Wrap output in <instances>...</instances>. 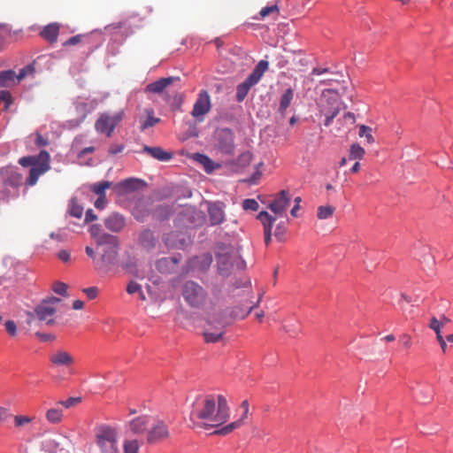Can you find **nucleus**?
I'll return each instance as SVG.
<instances>
[{
	"label": "nucleus",
	"mask_w": 453,
	"mask_h": 453,
	"mask_svg": "<svg viewBox=\"0 0 453 453\" xmlns=\"http://www.w3.org/2000/svg\"><path fill=\"white\" fill-rule=\"evenodd\" d=\"M191 419L206 420L207 423L201 427L219 426L229 418V407L226 399L222 395H207L201 402H197L190 415Z\"/></svg>",
	"instance_id": "f257e3e1"
},
{
	"label": "nucleus",
	"mask_w": 453,
	"mask_h": 453,
	"mask_svg": "<svg viewBox=\"0 0 453 453\" xmlns=\"http://www.w3.org/2000/svg\"><path fill=\"white\" fill-rule=\"evenodd\" d=\"M96 242V245L101 247L103 251L100 264H97V266L100 269L108 270L111 265H115L117 262L118 237L110 234H102Z\"/></svg>",
	"instance_id": "f03ea898"
},
{
	"label": "nucleus",
	"mask_w": 453,
	"mask_h": 453,
	"mask_svg": "<svg viewBox=\"0 0 453 453\" xmlns=\"http://www.w3.org/2000/svg\"><path fill=\"white\" fill-rule=\"evenodd\" d=\"M267 69L268 62L265 60L259 61L246 80L236 87V100L239 103L245 99L250 89L261 80Z\"/></svg>",
	"instance_id": "7ed1b4c3"
},
{
	"label": "nucleus",
	"mask_w": 453,
	"mask_h": 453,
	"mask_svg": "<svg viewBox=\"0 0 453 453\" xmlns=\"http://www.w3.org/2000/svg\"><path fill=\"white\" fill-rule=\"evenodd\" d=\"M98 453H118V434L115 428L110 426H102L98 428L96 435Z\"/></svg>",
	"instance_id": "20e7f679"
},
{
	"label": "nucleus",
	"mask_w": 453,
	"mask_h": 453,
	"mask_svg": "<svg viewBox=\"0 0 453 453\" xmlns=\"http://www.w3.org/2000/svg\"><path fill=\"white\" fill-rule=\"evenodd\" d=\"M232 320L223 317V315H212L208 319L206 327L203 331V337L206 342H216L219 341L224 334V328L231 324Z\"/></svg>",
	"instance_id": "39448f33"
},
{
	"label": "nucleus",
	"mask_w": 453,
	"mask_h": 453,
	"mask_svg": "<svg viewBox=\"0 0 453 453\" xmlns=\"http://www.w3.org/2000/svg\"><path fill=\"white\" fill-rule=\"evenodd\" d=\"M216 258L219 273L223 276H227L230 274L234 263L238 258V255L232 246L221 244L218 246Z\"/></svg>",
	"instance_id": "423d86ee"
},
{
	"label": "nucleus",
	"mask_w": 453,
	"mask_h": 453,
	"mask_svg": "<svg viewBox=\"0 0 453 453\" xmlns=\"http://www.w3.org/2000/svg\"><path fill=\"white\" fill-rule=\"evenodd\" d=\"M182 296L185 301L192 307H201L204 304L207 294L205 290L195 281H187L183 286Z\"/></svg>",
	"instance_id": "0eeeda50"
},
{
	"label": "nucleus",
	"mask_w": 453,
	"mask_h": 453,
	"mask_svg": "<svg viewBox=\"0 0 453 453\" xmlns=\"http://www.w3.org/2000/svg\"><path fill=\"white\" fill-rule=\"evenodd\" d=\"M123 116V111H118L113 115L104 112L96 119L95 128L98 133L106 134L109 137L111 135L116 126L122 120Z\"/></svg>",
	"instance_id": "6e6552de"
},
{
	"label": "nucleus",
	"mask_w": 453,
	"mask_h": 453,
	"mask_svg": "<svg viewBox=\"0 0 453 453\" xmlns=\"http://www.w3.org/2000/svg\"><path fill=\"white\" fill-rule=\"evenodd\" d=\"M60 303L58 297H51L48 300H43L35 309V313L40 321H43L46 325H52L54 323L53 316L57 311V305Z\"/></svg>",
	"instance_id": "1a4fd4ad"
},
{
	"label": "nucleus",
	"mask_w": 453,
	"mask_h": 453,
	"mask_svg": "<svg viewBox=\"0 0 453 453\" xmlns=\"http://www.w3.org/2000/svg\"><path fill=\"white\" fill-rule=\"evenodd\" d=\"M170 436V429L165 421L157 419L147 431L146 441L149 444H155L168 440Z\"/></svg>",
	"instance_id": "9d476101"
},
{
	"label": "nucleus",
	"mask_w": 453,
	"mask_h": 453,
	"mask_svg": "<svg viewBox=\"0 0 453 453\" xmlns=\"http://www.w3.org/2000/svg\"><path fill=\"white\" fill-rule=\"evenodd\" d=\"M41 163L37 166L31 167L29 176L27 180V185L34 186L36 184L39 177L50 169V154L46 150L40 152Z\"/></svg>",
	"instance_id": "9b49d317"
},
{
	"label": "nucleus",
	"mask_w": 453,
	"mask_h": 453,
	"mask_svg": "<svg viewBox=\"0 0 453 453\" xmlns=\"http://www.w3.org/2000/svg\"><path fill=\"white\" fill-rule=\"evenodd\" d=\"M218 148L225 155H233L234 152V135L228 129H222L218 134Z\"/></svg>",
	"instance_id": "f8f14e48"
},
{
	"label": "nucleus",
	"mask_w": 453,
	"mask_h": 453,
	"mask_svg": "<svg viewBox=\"0 0 453 453\" xmlns=\"http://www.w3.org/2000/svg\"><path fill=\"white\" fill-rule=\"evenodd\" d=\"M290 204V195L287 190L279 192L268 204V208L276 215L283 216Z\"/></svg>",
	"instance_id": "ddd939ff"
},
{
	"label": "nucleus",
	"mask_w": 453,
	"mask_h": 453,
	"mask_svg": "<svg viewBox=\"0 0 453 453\" xmlns=\"http://www.w3.org/2000/svg\"><path fill=\"white\" fill-rule=\"evenodd\" d=\"M334 94V98H332V105L330 107L325 105L324 103H321L319 105V112L322 115L332 116L335 118L341 111V102L338 93L334 89H325L323 90V96L326 98L328 95Z\"/></svg>",
	"instance_id": "4468645a"
},
{
	"label": "nucleus",
	"mask_w": 453,
	"mask_h": 453,
	"mask_svg": "<svg viewBox=\"0 0 453 453\" xmlns=\"http://www.w3.org/2000/svg\"><path fill=\"white\" fill-rule=\"evenodd\" d=\"M165 244L171 249H184L189 239L181 232L172 231L164 236Z\"/></svg>",
	"instance_id": "2eb2a0df"
},
{
	"label": "nucleus",
	"mask_w": 453,
	"mask_h": 453,
	"mask_svg": "<svg viewBox=\"0 0 453 453\" xmlns=\"http://www.w3.org/2000/svg\"><path fill=\"white\" fill-rule=\"evenodd\" d=\"M211 109V101H210V96L207 91L203 90L200 92L198 98L196 99L193 110H192V116L195 118H199L201 116L205 115L207 112H209Z\"/></svg>",
	"instance_id": "dca6fc26"
},
{
	"label": "nucleus",
	"mask_w": 453,
	"mask_h": 453,
	"mask_svg": "<svg viewBox=\"0 0 453 453\" xmlns=\"http://www.w3.org/2000/svg\"><path fill=\"white\" fill-rule=\"evenodd\" d=\"M50 361L56 367L69 368L74 364V357L66 350L58 349L50 356Z\"/></svg>",
	"instance_id": "f3484780"
},
{
	"label": "nucleus",
	"mask_w": 453,
	"mask_h": 453,
	"mask_svg": "<svg viewBox=\"0 0 453 453\" xmlns=\"http://www.w3.org/2000/svg\"><path fill=\"white\" fill-rule=\"evenodd\" d=\"M150 422V419L148 415H141L128 421L127 423V427H128L130 433L133 434L140 435L149 430L148 426Z\"/></svg>",
	"instance_id": "a211bd4d"
},
{
	"label": "nucleus",
	"mask_w": 453,
	"mask_h": 453,
	"mask_svg": "<svg viewBox=\"0 0 453 453\" xmlns=\"http://www.w3.org/2000/svg\"><path fill=\"white\" fill-rule=\"evenodd\" d=\"M241 407L243 409V414L238 420L234 421V422L228 424L227 426H223L222 428H220L219 430H216L213 434H219V435H226V434L232 433L234 430L239 428L243 424L244 419L248 416V412H249L248 401L244 400L242 403Z\"/></svg>",
	"instance_id": "6ab92c4d"
},
{
	"label": "nucleus",
	"mask_w": 453,
	"mask_h": 453,
	"mask_svg": "<svg viewBox=\"0 0 453 453\" xmlns=\"http://www.w3.org/2000/svg\"><path fill=\"white\" fill-rule=\"evenodd\" d=\"M257 219L261 221L264 226L265 242L269 245L272 239V230L276 218L270 215L267 211H263L257 215Z\"/></svg>",
	"instance_id": "aec40b11"
},
{
	"label": "nucleus",
	"mask_w": 453,
	"mask_h": 453,
	"mask_svg": "<svg viewBox=\"0 0 453 453\" xmlns=\"http://www.w3.org/2000/svg\"><path fill=\"white\" fill-rule=\"evenodd\" d=\"M152 108H145L142 114L139 117L140 130L142 132L160 123L161 119L155 117Z\"/></svg>",
	"instance_id": "412c9836"
},
{
	"label": "nucleus",
	"mask_w": 453,
	"mask_h": 453,
	"mask_svg": "<svg viewBox=\"0 0 453 453\" xmlns=\"http://www.w3.org/2000/svg\"><path fill=\"white\" fill-rule=\"evenodd\" d=\"M179 80L178 77H167V78H160L157 81L148 84L145 88V92L160 94L162 93L169 85L173 84V81Z\"/></svg>",
	"instance_id": "4be33fe9"
},
{
	"label": "nucleus",
	"mask_w": 453,
	"mask_h": 453,
	"mask_svg": "<svg viewBox=\"0 0 453 453\" xmlns=\"http://www.w3.org/2000/svg\"><path fill=\"white\" fill-rule=\"evenodd\" d=\"M210 222L212 226L219 225L225 220V213L220 203H211L208 205Z\"/></svg>",
	"instance_id": "5701e85b"
},
{
	"label": "nucleus",
	"mask_w": 453,
	"mask_h": 453,
	"mask_svg": "<svg viewBox=\"0 0 453 453\" xmlns=\"http://www.w3.org/2000/svg\"><path fill=\"white\" fill-rule=\"evenodd\" d=\"M179 262L176 257H163L157 262L156 267L162 273H172L176 271Z\"/></svg>",
	"instance_id": "b1692460"
},
{
	"label": "nucleus",
	"mask_w": 453,
	"mask_h": 453,
	"mask_svg": "<svg viewBox=\"0 0 453 453\" xmlns=\"http://www.w3.org/2000/svg\"><path fill=\"white\" fill-rule=\"evenodd\" d=\"M142 151L146 152L153 158L162 162H167L173 158V153L163 150L161 147H150L145 145Z\"/></svg>",
	"instance_id": "393cba45"
},
{
	"label": "nucleus",
	"mask_w": 453,
	"mask_h": 453,
	"mask_svg": "<svg viewBox=\"0 0 453 453\" xmlns=\"http://www.w3.org/2000/svg\"><path fill=\"white\" fill-rule=\"evenodd\" d=\"M294 98V91L291 88H288L281 95L277 109V113L284 119L286 117L287 109L290 106L291 102Z\"/></svg>",
	"instance_id": "a878e982"
},
{
	"label": "nucleus",
	"mask_w": 453,
	"mask_h": 453,
	"mask_svg": "<svg viewBox=\"0 0 453 453\" xmlns=\"http://www.w3.org/2000/svg\"><path fill=\"white\" fill-rule=\"evenodd\" d=\"M106 228L112 232H119L125 226V219L119 213H112L104 219Z\"/></svg>",
	"instance_id": "bb28decb"
},
{
	"label": "nucleus",
	"mask_w": 453,
	"mask_h": 453,
	"mask_svg": "<svg viewBox=\"0 0 453 453\" xmlns=\"http://www.w3.org/2000/svg\"><path fill=\"white\" fill-rule=\"evenodd\" d=\"M63 409L58 403L55 407L50 408L45 413L47 421L54 425L59 424L63 420Z\"/></svg>",
	"instance_id": "cd10ccee"
},
{
	"label": "nucleus",
	"mask_w": 453,
	"mask_h": 453,
	"mask_svg": "<svg viewBox=\"0 0 453 453\" xmlns=\"http://www.w3.org/2000/svg\"><path fill=\"white\" fill-rule=\"evenodd\" d=\"M59 34V26L56 23L50 24L42 29L41 35L48 42H54L57 41Z\"/></svg>",
	"instance_id": "c85d7f7f"
},
{
	"label": "nucleus",
	"mask_w": 453,
	"mask_h": 453,
	"mask_svg": "<svg viewBox=\"0 0 453 453\" xmlns=\"http://www.w3.org/2000/svg\"><path fill=\"white\" fill-rule=\"evenodd\" d=\"M193 158L203 166L207 173H212L216 168L214 162L206 155L195 153Z\"/></svg>",
	"instance_id": "c756f323"
},
{
	"label": "nucleus",
	"mask_w": 453,
	"mask_h": 453,
	"mask_svg": "<svg viewBox=\"0 0 453 453\" xmlns=\"http://www.w3.org/2000/svg\"><path fill=\"white\" fill-rule=\"evenodd\" d=\"M16 84L15 72L12 70L2 71L0 73V88L10 87Z\"/></svg>",
	"instance_id": "7c9ffc66"
},
{
	"label": "nucleus",
	"mask_w": 453,
	"mask_h": 453,
	"mask_svg": "<svg viewBox=\"0 0 453 453\" xmlns=\"http://www.w3.org/2000/svg\"><path fill=\"white\" fill-rule=\"evenodd\" d=\"M140 180L137 179H127L121 182H119L117 187L122 192H131L139 188Z\"/></svg>",
	"instance_id": "2f4dec72"
},
{
	"label": "nucleus",
	"mask_w": 453,
	"mask_h": 453,
	"mask_svg": "<svg viewBox=\"0 0 453 453\" xmlns=\"http://www.w3.org/2000/svg\"><path fill=\"white\" fill-rule=\"evenodd\" d=\"M140 242L146 248L154 247L155 238L152 231L146 229L140 234Z\"/></svg>",
	"instance_id": "473e14b6"
},
{
	"label": "nucleus",
	"mask_w": 453,
	"mask_h": 453,
	"mask_svg": "<svg viewBox=\"0 0 453 453\" xmlns=\"http://www.w3.org/2000/svg\"><path fill=\"white\" fill-rule=\"evenodd\" d=\"M365 154V150L358 143H353L349 148V159L361 160Z\"/></svg>",
	"instance_id": "72a5a7b5"
},
{
	"label": "nucleus",
	"mask_w": 453,
	"mask_h": 453,
	"mask_svg": "<svg viewBox=\"0 0 453 453\" xmlns=\"http://www.w3.org/2000/svg\"><path fill=\"white\" fill-rule=\"evenodd\" d=\"M111 186V182L108 180L94 183L90 186V190L98 196H105V190Z\"/></svg>",
	"instance_id": "f704fd0d"
},
{
	"label": "nucleus",
	"mask_w": 453,
	"mask_h": 453,
	"mask_svg": "<svg viewBox=\"0 0 453 453\" xmlns=\"http://www.w3.org/2000/svg\"><path fill=\"white\" fill-rule=\"evenodd\" d=\"M263 296V294L260 295L258 300H257V303H258L261 300ZM257 304H255V305H252V306H250V307H247L246 309H241V308H234V310L233 311V318L234 319H244L246 318L251 311L252 310L257 306Z\"/></svg>",
	"instance_id": "c9c22d12"
},
{
	"label": "nucleus",
	"mask_w": 453,
	"mask_h": 453,
	"mask_svg": "<svg viewBox=\"0 0 453 453\" xmlns=\"http://www.w3.org/2000/svg\"><path fill=\"white\" fill-rule=\"evenodd\" d=\"M19 165H21L24 167L32 166L35 167L39 165L41 163V157L40 154L38 156H28V157H23L19 158Z\"/></svg>",
	"instance_id": "e433bc0d"
},
{
	"label": "nucleus",
	"mask_w": 453,
	"mask_h": 453,
	"mask_svg": "<svg viewBox=\"0 0 453 453\" xmlns=\"http://www.w3.org/2000/svg\"><path fill=\"white\" fill-rule=\"evenodd\" d=\"M334 210H335L334 207H333L331 205L319 206L318 208L317 217L319 219H326L332 217V215L334 212Z\"/></svg>",
	"instance_id": "4c0bfd02"
},
{
	"label": "nucleus",
	"mask_w": 453,
	"mask_h": 453,
	"mask_svg": "<svg viewBox=\"0 0 453 453\" xmlns=\"http://www.w3.org/2000/svg\"><path fill=\"white\" fill-rule=\"evenodd\" d=\"M252 161V153L250 151L242 152L236 159L235 165L240 167L249 165Z\"/></svg>",
	"instance_id": "58836bf2"
},
{
	"label": "nucleus",
	"mask_w": 453,
	"mask_h": 453,
	"mask_svg": "<svg viewBox=\"0 0 453 453\" xmlns=\"http://www.w3.org/2000/svg\"><path fill=\"white\" fill-rule=\"evenodd\" d=\"M358 135L360 137H365L366 139L367 143L372 144L375 142L374 137L372 134V128L365 125H361L359 127Z\"/></svg>",
	"instance_id": "ea45409f"
},
{
	"label": "nucleus",
	"mask_w": 453,
	"mask_h": 453,
	"mask_svg": "<svg viewBox=\"0 0 453 453\" xmlns=\"http://www.w3.org/2000/svg\"><path fill=\"white\" fill-rule=\"evenodd\" d=\"M35 419V417L26 415H16L14 416V426L17 428L24 427L30 424Z\"/></svg>",
	"instance_id": "a19ab883"
},
{
	"label": "nucleus",
	"mask_w": 453,
	"mask_h": 453,
	"mask_svg": "<svg viewBox=\"0 0 453 453\" xmlns=\"http://www.w3.org/2000/svg\"><path fill=\"white\" fill-rule=\"evenodd\" d=\"M70 214L77 219L81 218L83 214V207L78 203L75 198L71 200Z\"/></svg>",
	"instance_id": "79ce46f5"
},
{
	"label": "nucleus",
	"mask_w": 453,
	"mask_h": 453,
	"mask_svg": "<svg viewBox=\"0 0 453 453\" xmlns=\"http://www.w3.org/2000/svg\"><path fill=\"white\" fill-rule=\"evenodd\" d=\"M139 442L137 440H127L124 442V453H138Z\"/></svg>",
	"instance_id": "37998d69"
},
{
	"label": "nucleus",
	"mask_w": 453,
	"mask_h": 453,
	"mask_svg": "<svg viewBox=\"0 0 453 453\" xmlns=\"http://www.w3.org/2000/svg\"><path fill=\"white\" fill-rule=\"evenodd\" d=\"M81 401V397H69L65 401H58V405H60L62 409H69L80 403Z\"/></svg>",
	"instance_id": "c03bdc74"
},
{
	"label": "nucleus",
	"mask_w": 453,
	"mask_h": 453,
	"mask_svg": "<svg viewBox=\"0 0 453 453\" xmlns=\"http://www.w3.org/2000/svg\"><path fill=\"white\" fill-rule=\"evenodd\" d=\"M429 327L434 331L436 334V340H439L441 338H443L442 333H441V326H440V324L438 323V319L435 317H433L430 319Z\"/></svg>",
	"instance_id": "a18cd8bd"
},
{
	"label": "nucleus",
	"mask_w": 453,
	"mask_h": 453,
	"mask_svg": "<svg viewBox=\"0 0 453 453\" xmlns=\"http://www.w3.org/2000/svg\"><path fill=\"white\" fill-rule=\"evenodd\" d=\"M35 72V67L32 65H28L27 66H25L24 68H22L19 74H15V81H17L18 82L20 81L22 79H24L27 75L28 74H33Z\"/></svg>",
	"instance_id": "49530a36"
},
{
	"label": "nucleus",
	"mask_w": 453,
	"mask_h": 453,
	"mask_svg": "<svg viewBox=\"0 0 453 453\" xmlns=\"http://www.w3.org/2000/svg\"><path fill=\"white\" fill-rule=\"evenodd\" d=\"M242 208L245 211H256L258 210L259 204H258V203L255 199L249 198V199L243 200V202H242Z\"/></svg>",
	"instance_id": "de8ad7c7"
},
{
	"label": "nucleus",
	"mask_w": 453,
	"mask_h": 453,
	"mask_svg": "<svg viewBox=\"0 0 453 453\" xmlns=\"http://www.w3.org/2000/svg\"><path fill=\"white\" fill-rule=\"evenodd\" d=\"M75 109L81 115V121H83L89 111L88 104L84 102L77 103L75 104Z\"/></svg>",
	"instance_id": "09e8293b"
},
{
	"label": "nucleus",
	"mask_w": 453,
	"mask_h": 453,
	"mask_svg": "<svg viewBox=\"0 0 453 453\" xmlns=\"http://www.w3.org/2000/svg\"><path fill=\"white\" fill-rule=\"evenodd\" d=\"M273 12H279V6L277 4H273V5H271V6H265L264 8L261 9V11L259 12V16L261 19H265V17H267L269 14L273 13Z\"/></svg>",
	"instance_id": "8fccbe9b"
},
{
	"label": "nucleus",
	"mask_w": 453,
	"mask_h": 453,
	"mask_svg": "<svg viewBox=\"0 0 453 453\" xmlns=\"http://www.w3.org/2000/svg\"><path fill=\"white\" fill-rule=\"evenodd\" d=\"M141 288L142 286L139 283L131 280L127 287V292L130 295H133L138 293L141 290Z\"/></svg>",
	"instance_id": "3c124183"
},
{
	"label": "nucleus",
	"mask_w": 453,
	"mask_h": 453,
	"mask_svg": "<svg viewBox=\"0 0 453 453\" xmlns=\"http://www.w3.org/2000/svg\"><path fill=\"white\" fill-rule=\"evenodd\" d=\"M53 290L58 295L65 296L67 291V286L63 282H56L53 286Z\"/></svg>",
	"instance_id": "603ef678"
},
{
	"label": "nucleus",
	"mask_w": 453,
	"mask_h": 453,
	"mask_svg": "<svg viewBox=\"0 0 453 453\" xmlns=\"http://www.w3.org/2000/svg\"><path fill=\"white\" fill-rule=\"evenodd\" d=\"M5 329L11 336H15L17 334V326L13 320L5 322Z\"/></svg>",
	"instance_id": "864d4df0"
},
{
	"label": "nucleus",
	"mask_w": 453,
	"mask_h": 453,
	"mask_svg": "<svg viewBox=\"0 0 453 453\" xmlns=\"http://www.w3.org/2000/svg\"><path fill=\"white\" fill-rule=\"evenodd\" d=\"M83 37H84V35H77L72 36L66 42H64V46L76 45L82 41Z\"/></svg>",
	"instance_id": "5fc2aeb1"
},
{
	"label": "nucleus",
	"mask_w": 453,
	"mask_h": 453,
	"mask_svg": "<svg viewBox=\"0 0 453 453\" xmlns=\"http://www.w3.org/2000/svg\"><path fill=\"white\" fill-rule=\"evenodd\" d=\"M83 292L87 295L89 299H95L98 294V288L96 287H90L84 288Z\"/></svg>",
	"instance_id": "6e6d98bb"
},
{
	"label": "nucleus",
	"mask_w": 453,
	"mask_h": 453,
	"mask_svg": "<svg viewBox=\"0 0 453 453\" xmlns=\"http://www.w3.org/2000/svg\"><path fill=\"white\" fill-rule=\"evenodd\" d=\"M58 257L64 263H67L71 259V254L66 250H61L58 252Z\"/></svg>",
	"instance_id": "4d7b16f0"
},
{
	"label": "nucleus",
	"mask_w": 453,
	"mask_h": 453,
	"mask_svg": "<svg viewBox=\"0 0 453 453\" xmlns=\"http://www.w3.org/2000/svg\"><path fill=\"white\" fill-rule=\"evenodd\" d=\"M11 416L7 408L0 406V424L5 422Z\"/></svg>",
	"instance_id": "13d9d810"
},
{
	"label": "nucleus",
	"mask_w": 453,
	"mask_h": 453,
	"mask_svg": "<svg viewBox=\"0 0 453 453\" xmlns=\"http://www.w3.org/2000/svg\"><path fill=\"white\" fill-rule=\"evenodd\" d=\"M22 181V175L19 173H13L10 177V182L12 186H19L21 184Z\"/></svg>",
	"instance_id": "bf43d9fd"
},
{
	"label": "nucleus",
	"mask_w": 453,
	"mask_h": 453,
	"mask_svg": "<svg viewBox=\"0 0 453 453\" xmlns=\"http://www.w3.org/2000/svg\"><path fill=\"white\" fill-rule=\"evenodd\" d=\"M36 139L35 141V144L39 147H44L49 144V141L42 137L40 133L35 134Z\"/></svg>",
	"instance_id": "052dcab7"
},
{
	"label": "nucleus",
	"mask_w": 453,
	"mask_h": 453,
	"mask_svg": "<svg viewBox=\"0 0 453 453\" xmlns=\"http://www.w3.org/2000/svg\"><path fill=\"white\" fill-rule=\"evenodd\" d=\"M0 100L4 101L6 103L5 108H8L9 104L12 103V96L8 91H1L0 92Z\"/></svg>",
	"instance_id": "680f3d73"
},
{
	"label": "nucleus",
	"mask_w": 453,
	"mask_h": 453,
	"mask_svg": "<svg viewBox=\"0 0 453 453\" xmlns=\"http://www.w3.org/2000/svg\"><path fill=\"white\" fill-rule=\"evenodd\" d=\"M400 341L403 346L406 349H409L411 346V337L409 334H403Z\"/></svg>",
	"instance_id": "e2e57ef3"
},
{
	"label": "nucleus",
	"mask_w": 453,
	"mask_h": 453,
	"mask_svg": "<svg viewBox=\"0 0 453 453\" xmlns=\"http://www.w3.org/2000/svg\"><path fill=\"white\" fill-rule=\"evenodd\" d=\"M106 204V197L105 196H98L95 201V207L96 209L102 210L104 208Z\"/></svg>",
	"instance_id": "0e129e2a"
},
{
	"label": "nucleus",
	"mask_w": 453,
	"mask_h": 453,
	"mask_svg": "<svg viewBox=\"0 0 453 453\" xmlns=\"http://www.w3.org/2000/svg\"><path fill=\"white\" fill-rule=\"evenodd\" d=\"M285 232L286 228L281 225H278L275 229L274 235L277 239L281 240V237L284 235Z\"/></svg>",
	"instance_id": "69168bd1"
},
{
	"label": "nucleus",
	"mask_w": 453,
	"mask_h": 453,
	"mask_svg": "<svg viewBox=\"0 0 453 453\" xmlns=\"http://www.w3.org/2000/svg\"><path fill=\"white\" fill-rule=\"evenodd\" d=\"M89 232L91 234L92 237H96V240L98 239V236H100V226L98 225H93L90 226Z\"/></svg>",
	"instance_id": "338daca9"
},
{
	"label": "nucleus",
	"mask_w": 453,
	"mask_h": 453,
	"mask_svg": "<svg viewBox=\"0 0 453 453\" xmlns=\"http://www.w3.org/2000/svg\"><path fill=\"white\" fill-rule=\"evenodd\" d=\"M95 219H96V215L94 213L92 209H88L85 214V221L91 222Z\"/></svg>",
	"instance_id": "774afa93"
}]
</instances>
